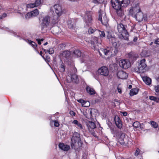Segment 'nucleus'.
<instances>
[{
	"label": "nucleus",
	"mask_w": 159,
	"mask_h": 159,
	"mask_svg": "<svg viewBox=\"0 0 159 159\" xmlns=\"http://www.w3.org/2000/svg\"><path fill=\"white\" fill-rule=\"evenodd\" d=\"M145 59L141 60L138 66V71L139 73H143L145 72V68L147 66V65L145 62Z\"/></svg>",
	"instance_id": "6e6552de"
},
{
	"label": "nucleus",
	"mask_w": 159,
	"mask_h": 159,
	"mask_svg": "<svg viewBox=\"0 0 159 159\" xmlns=\"http://www.w3.org/2000/svg\"><path fill=\"white\" fill-rule=\"evenodd\" d=\"M97 30L95 28L90 27L88 30V33L89 34H91L93 33L94 32H96Z\"/></svg>",
	"instance_id": "72a5a7b5"
},
{
	"label": "nucleus",
	"mask_w": 159,
	"mask_h": 159,
	"mask_svg": "<svg viewBox=\"0 0 159 159\" xmlns=\"http://www.w3.org/2000/svg\"><path fill=\"white\" fill-rule=\"evenodd\" d=\"M30 12L31 13L32 17L35 16H37L39 14V11L37 9H36L34 11H31Z\"/></svg>",
	"instance_id": "2f4dec72"
},
{
	"label": "nucleus",
	"mask_w": 159,
	"mask_h": 159,
	"mask_svg": "<svg viewBox=\"0 0 159 159\" xmlns=\"http://www.w3.org/2000/svg\"><path fill=\"white\" fill-rule=\"evenodd\" d=\"M117 29L124 39L127 40L128 39L129 34L124 25L121 23L118 24Z\"/></svg>",
	"instance_id": "7ed1b4c3"
},
{
	"label": "nucleus",
	"mask_w": 159,
	"mask_h": 159,
	"mask_svg": "<svg viewBox=\"0 0 159 159\" xmlns=\"http://www.w3.org/2000/svg\"><path fill=\"white\" fill-rule=\"evenodd\" d=\"M71 81L74 83H77L79 81V79L78 76L75 73L70 74Z\"/></svg>",
	"instance_id": "aec40b11"
},
{
	"label": "nucleus",
	"mask_w": 159,
	"mask_h": 159,
	"mask_svg": "<svg viewBox=\"0 0 159 159\" xmlns=\"http://www.w3.org/2000/svg\"><path fill=\"white\" fill-rule=\"evenodd\" d=\"M117 90H118V93H121V88L119 87H118L117 88Z\"/></svg>",
	"instance_id": "864d4df0"
},
{
	"label": "nucleus",
	"mask_w": 159,
	"mask_h": 159,
	"mask_svg": "<svg viewBox=\"0 0 159 159\" xmlns=\"http://www.w3.org/2000/svg\"><path fill=\"white\" fill-rule=\"evenodd\" d=\"M42 54H43V52H42V51H41V52H40V55H41L42 57H43V56H42Z\"/></svg>",
	"instance_id": "69168bd1"
},
{
	"label": "nucleus",
	"mask_w": 159,
	"mask_h": 159,
	"mask_svg": "<svg viewBox=\"0 0 159 159\" xmlns=\"http://www.w3.org/2000/svg\"><path fill=\"white\" fill-rule=\"evenodd\" d=\"M76 22V20L74 19H71L67 21L69 28L70 29H72L75 25Z\"/></svg>",
	"instance_id": "a211bd4d"
},
{
	"label": "nucleus",
	"mask_w": 159,
	"mask_h": 159,
	"mask_svg": "<svg viewBox=\"0 0 159 159\" xmlns=\"http://www.w3.org/2000/svg\"><path fill=\"white\" fill-rule=\"evenodd\" d=\"M28 43L34 48H35L37 46L35 42L31 40H28Z\"/></svg>",
	"instance_id": "f704fd0d"
},
{
	"label": "nucleus",
	"mask_w": 159,
	"mask_h": 159,
	"mask_svg": "<svg viewBox=\"0 0 159 159\" xmlns=\"http://www.w3.org/2000/svg\"><path fill=\"white\" fill-rule=\"evenodd\" d=\"M132 7L134 9V11L135 13L136 14L140 12V9L138 3L136 4L135 6Z\"/></svg>",
	"instance_id": "a878e982"
},
{
	"label": "nucleus",
	"mask_w": 159,
	"mask_h": 159,
	"mask_svg": "<svg viewBox=\"0 0 159 159\" xmlns=\"http://www.w3.org/2000/svg\"><path fill=\"white\" fill-rule=\"evenodd\" d=\"M48 43L47 42H46L44 44V45H47V44H48Z\"/></svg>",
	"instance_id": "338daca9"
},
{
	"label": "nucleus",
	"mask_w": 159,
	"mask_h": 159,
	"mask_svg": "<svg viewBox=\"0 0 159 159\" xmlns=\"http://www.w3.org/2000/svg\"><path fill=\"white\" fill-rule=\"evenodd\" d=\"M51 12H55L57 15V19L61 16L64 13L61 6L59 4H56L52 6L50 9Z\"/></svg>",
	"instance_id": "f03ea898"
},
{
	"label": "nucleus",
	"mask_w": 159,
	"mask_h": 159,
	"mask_svg": "<svg viewBox=\"0 0 159 159\" xmlns=\"http://www.w3.org/2000/svg\"><path fill=\"white\" fill-rule=\"evenodd\" d=\"M96 33L98 34L100 37L101 38L104 37L105 36V33L103 31H101L99 30H97Z\"/></svg>",
	"instance_id": "7c9ffc66"
},
{
	"label": "nucleus",
	"mask_w": 159,
	"mask_h": 159,
	"mask_svg": "<svg viewBox=\"0 0 159 159\" xmlns=\"http://www.w3.org/2000/svg\"><path fill=\"white\" fill-rule=\"evenodd\" d=\"M143 81L147 85H150L151 83V80L149 77L144 76L142 77Z\"/></svg>",
	"instance_id": "5701e85b"
},
{
	"label": "nucleus",
	"mask_w": 159,
	"mask_h": 159,
	"mask_svg": "<svg viewBox=\"0 0 159 159\" xmlns=\"http://www.w3.org/2000/svg\"><path fill=\"white\" fill-rule=\"evenodd\" d=\"M129 13L130 15H131L132 16H135V15H136V13L134 11V9L132 7H131L129 9Z\"/></svg>",
	"instance_id": "473e14b6"
},
{
	"label": "nucleus",
	"mask_w": 159,
	"mask_h": 159,
	"mask_svg": "<svg viewBox=\"0 0 159 159\" xmlns=\"http://www.w3.org/2000/svg\"><path fill=\"white\" fill-rule=\"evenodd\" d=\"M51 122H52L54 123V125L56 127H58L59 126V124L57 121L53 120Z\"/></svg>",
	"instance_id": "49530a36"
},
{
	"label": "nucleus",
	"mask_w": 159,
	"mask_h": 159,
	"mask_svg": "<svg viewBox=\"0 0 159 159\" xmlns=\"http://www.w3.org/2000/svg\"><path fill=\"white\" fill-rule=\"evenodd\" d=\"M119 65L122 68L127 69L130 66V63L128 60L122 59L120 61Z\"/></svg>",
	"instance_id": "9b49d317"
},
{
	"label": "nucleus",
	"mask_w": 159,
	"mask_h": 159,
	"mask_svg": "<svg viewBox=\"0 0 159 159\" xmlns=\"http://www.w3.org/2000/svg\"><path fill=\"white\" fill-rule=\"evenodd\" d=\"M92 14V12L89 11H87L85 13L84 21L87 25L89 26L91 25L93 20Z\"/></svg>",
	"instance_id": "0eeeda50"
},
{
	"label": "nucleus",
	"mask_w": 159,
	"mask_h": 159,
	"mask_svg": "<svg viewBox=\"0 0 159 159\" xmlns=\"http://www.w3.org/2000/svg\"><path fill=\"white\" fill-rule=\"evenodd\" d=\"M155 43L157 44H159V39L156 40L155 41Z\"/></svg>",
	"instance_id": "4d7b16f0"
},
{
	"label": "nucleus",
	"mask_w": 159,
	"mask_h": 159,
	"mask_svg": "<svg viewBox=\"0 0 159 159\" xmlns=\"http://www.w3.org/2000/svg\"><path fill=\"white\" fill-rule=\"evenodd\" d=\"M7 16V14L6 13H3L2 16H0V19H2Z\"/></svg>",
	"instance_id": "09e8293b"
},
{
	"label": "nucleus",
	"mask_w": 159,
	"mask_h": 159,
	"mask_svg": "<svg viewBox=\"0 0 159 159\" xmlns=\"http://www.w3.org/2000/svg\"><path fill=\"white\" fill-rule=\"evenodd\" d=\"M154 89L155 92L157 93L158 94H159V86L157 85L155 86L154 87Z\"/></svg>",
	"instance_id": "a18cd8bd"
},
{
	"label": "nucleus",
	"mask_w": 159,
	"mask_h": 159,
	"mask_svg": "<svg viewBox=\"0 0 159 159\" xmlns=\"http://www.w3.org/2000/svg\"><path fill=\"white\" fill-rule=\"evenodd\" d=\"M86 90L88 93L90 95H93L95 93V92L93 89L89 86L86 87Z\"/></svg>",
	"instance_id": "393cba45"
},
{
	"label": "nucleus",
	"mask_w": 159,
	"mask_h": 159,
	"mask_svg": "<svg viewBox=\"0 0 159 159\" xmlns=\"http://www.w3.org/2000/svg\"><path fill=\"white\" fill-rule=\"evenodd\" d=\"M58 146L60 149L65 151H67L70 149V147L69 145L65 144L63 143H60Z\"/></svg>",
	"instance_id": "dca6fc26"
},
{
	"label": "nucleus",
	"mask_w": 159,
	"mask_h": 159,
	"mask_svg": "<svg viewBox=\"0 0 159 159\" xmlns=\"http://www.w3.org/2000/svg\"><path fill=\"white\" fill-rule=\"evenodd\" d=\"M135 17L136 20L139 22H141L143 20H147L146 15L143 14L141 12L136 14Z\"/></svg>",
	"instance_id": "ddd939ff"
},
{
	"label": "nucleus",
	"mask_w": 159,
	"mask_h": 159,
	"mask_svg": "<svg viewBox=\"0 0 159 159\" xmlns=\"http://www.w3.org/2000/svg\"><path fill=\"white\" fill-rule=\"evenodd\" d=\"M45 52H48L50 54H53L54 53V50L53 48H50L49 49V50H47L46 49L44 50Z\"/></svg>",
	"instance_id": "4c0bfd02"
},
{
	"label": "nucleus",
	"mask_w": 159,
	"mask_h": 159,
	"mask_svg": "<svg viewBox=\"0 0 159 159\" xmlns=\"http://www.w3.org/2000/svg\"><path fill=\"white\" fill-rule=\"evenodd\" d=\"M133 126L135 128L143 129L144 127V125L143 124H140L138 121L134 122L133 124Z\"/></svg>",
	"instance_id": "6ab92c4d"
},
{
	"label": "nucleus",
	"mask_w": 159,
	"mask_h": 159,
	"mask_svg": "<svg viewBox=\"0 0 159 159\" xmlns=\"http://www.w3.org/2000/svg\"><path fill=\"white\" fill-rule=\"evenodd\" d=\"M41 3V0H36L34 3L36 7L39 6Z\"/></svg>",
	"instance_id": "79ce46f5"
},
{
	"label": "nucleus",
	"mask_w": 159,
	"mask_h": 159,
	"mask_svg": "<svg viewBox=\"0 0 159 159\" xmlns=\"http://www.w3.org/2000/svg\"><path fill=\"white\" fill-rule=\"evenodd\" d=\"M98 20L104 25L107 24L108 21L107 17L105 12L101 10L99 11Z\"/></svg>",
	"instance_id": "39448f33"
},
{
	"label": "nucleus",
	"mask_w": 159,
	"mask_h": 159,
	"mask_svg": "<svg viewBox=\"0 0 159 159\" xmlns=\"http://www.w3.org/2000/svg\"><path fill=\"white\" fill-rule=\"evenodd\" d=\"M114 120L116 126L118 128L120 129L122 126V121L118 116H116L115 117Z\"/></svg>",
	"instance_id": "2eb2a0df"
},
{
	"label": "nucleus",
	"mask_w": 159,
	"mask_h": 159,
	"mask_svg": "<svg viewBox=\"0 0 159 159\" xmlns=\"http://www.w3.org/2000/svg\"><path fill=\"white\" fill-rule=\"evenodd\" d=\"M76 143L82 144L80 134L77 132H75L73 134V136L71 138V147L73 148Z\"/></svg>",
	"instance_id": "20e7f679"
},
{
	"label": "nucleus",
	"mask_w": 159,
	"mask_h": 159,
	"mask_svg": "<svg viewBox=\"0 0 159 159\" xmlns=\"http://www.w3.org/2000/svg\"><path fill=\"white\" fill-rule=\"evenodd\" d=\"M75 56L77 57H80L81 55V53L80 50L76 49L74 52Z\"/></svg>",
	"instance_id": "c85d7f7f"
},
{
	"label": "nucleus",
	"mask_w": 159,
	"mask_h": 159,
	"mask_svg": "<svg viewBox=\"0 0 159 159\" xmlns=\"http://www.w3.org/2000/svg\"><path fill=\"white\" fill-rule=\"evenodd\" d=\"M32 17V16L31 15V13L30 12L28 13L25 15V18L26 19H28Z\"/></svg>",
	"instance_id": "c03bdc74"
},
{
	"label": "nucleus",
	"mask_w": 159,
	"mask_h": 159,
	"mask_svg": "<svg viewBox=\"0 0 159 159\" xmlns=\"http://www.w3.org/2000/svg\"><path fill=\"white\" fill-rule=\"evenodd\" d=\"M138 39V38L137 37H135L134 39H133V41H134V42H136L137 41Z\"/></svg>",
	"instance_id": "052dcab7"
},
{
	"label": "nucleus",
	"mask_w": 159,
	"mask_h": 159,
	"mask_svg": "<svg viewBox=\"0 0 159 159\" xmlns=\"http://www.w3.org/2000/svg\"><path fill=\"white\" fill-rule=\"evenodd\" d=\"M98 73L101 75L105 77L107 76L109 73L108 68L105 66H102L99 68L98 70Z\"/></svg>",
	"instance_id": "1a4fd4ad"
},
{
	"label": "nucleus",
	"mask_w": 159,
	"mask_h": 159,
	"mask_svg": "<svg viewBox=\"0 0 159 159\" xmlns=\"http://www.w3.org/2000/svg\"><path fill=\"white\" fill-rule=\"evenodd\" d=\"M59 28L58 27H54L53 28V31L54 32V34H58L61 32L59 31L58 30Z\"/></svg>",
	"instance_id": "58836bf2"
},
{
	"label": "nucleus",
	"mask_w": 159,
	"mask_h": 159,
	"mask_svg": "<svg viewBox=\"0 0 159 159\" xmlns=\"http://www.w3.org/2000/svg\"><path fill=\"white\" fill-rule=\"evenodd\" d=\"M113 39H111V43L114 48V49H116L117 50V48L119 46V44L117 43L115 37V39L113 40Z\"/></svg>",
	"instance_id": "4be33fe9"
},
{
	"label": "nucleus",
	"mask_w": 159,
	"mask_h": 159,
	"mask_svg": "<svg viewBox=\"0 0 159 159\" xmlns=\"http://www.w3.org/2000/svg\"><path fill=\"white\" fill-rule=\"evenodd\" d=\"M70 113L71 115L73 116H75V113L73 111H70Z\"/></svg>",
	"instance_id": "6e6d98bb"
},
{
	"label": "nucleus",
	"mask_w": 159,
	"mask_h": 159,
	"mask_svg": "<svg viewBox=\"0 0 159 159\" xmlns=\"http://www.w3.org/2000/svg\"><path fill=\"white\" fill-rule=\"evenodd\" d=\"M38 43L40 45L41 44V41L39 40V39L38 40Z\"/></svg>",
	"instance_id": "680f3d73"
},
{
	"label": "nucleus",
	"mask_w": 159,
	"mask_h": 159,
	"mask_svg": "<svg viewBox=\"0 0 159 159\" xmlns=\"http://www.w3.org/2000/svg\"><path fill=\"white\" fill-rule=\"evenodd\" d=\"M82 57L83 58V59L82 58L81 60L82 62H83L86 60V59L87 58V56H82Z\"/></svg>",
	"instance_id": "3c124183"
},
{
	"label": "nucleus",
	"mask_w": 159,
	"mask_h": 159,
	"mask_svg": "<svg viewBox=\"0 0 159 159\" xmlns=\"http://www.w3.org/2000/svg\"><path fill=\"white\" fill-rule=\"evenodd\" d=\"M151 125L152 126V127L154 128H156L158 127V124L155 121H151Z\"/></svg>",
	"instance_id": "e433bc0d"
},
{
	"label": "nucleus",
	"mask_w": 159,
	"mask_h": 159,
	"mask_svg": "<svg viewBox=\"0 0 159 159\" xmlns=\"http://www.w3.org/2000/svg\"><path fill=\"white\" fill-rule=\"evenodd\" d=\"M121 115H122L124 116H126L127 115V113L126 112H120Z\"/></svg>",
	"instance_id": "603ef678"
},
{
	"label": "nucleus",
	"mask_w": 159,
	"mask_h": 159,
	"mask_svg": "<svg viewBox=\"0 0 159 159\" xmlns=\"http://www.w3.org/2000/svg\"><path fill=\"white\" fill-rule=\"evenodd\" d=\"M111 3H114L121 7H126L130 3L129 0H111Z\"/></svg>",
	"instance_id": "423d86ee"
},
{
	"label": "nucleus",
	"mask_w": 159,
	"mask_h": 159,
	"mask_svg": "<svg viewBox=\"0 0 159 159\" xmlns=\"http://www.w3.org/2000/svg\"><path fill=\"white\" fill-rule=\"evenodd\" d=\"M88 111H89V112H90V114L91 115V113H92V111H91V109H89Z\"/></svg>",
	"instance_id": "0e129e2a"
},
{
	"label": "nucleus",
	"mask_w": 159,
	"mask_h": 159,
	"mask_svg": "<svg viewBox=\"0 0 159 159\" xmlns=\"http://www.w3.org/2000/svg\"><path fill=\"white\" fill-rule=\"evenodd\" d=\"M27 7L28 8H34V7H35L36 6L34 4V3H30L27 4Z\"/></svg>",
	"instance_id": "37998d69"
},
{
	"label": "nucleus",
	"mask_w": 159,
	"mask_h": 159,
	"mask_svg": "<svg viewBox=\"0 0 159 159\" xmlns=\"http://www.w3.org/2000/svg\"><path fill=\"white\" fill-rule=\"evenodd\" d=\"M149 99L151 100L154 101L157 103L159 102V98L152 96H149Z\"/></svg>",
	"instance_id": "c756f323"
},
{
	"label": "nucleus",
	"mask_w": 159,
	"mask_h": 159,
	"mask_svg": "<svg viewBox=\"0 0 159 159\" xmlns=\"http://www.w3.org/2000/svg\"><path fill=\"white\" fill-rule=\"evenodd\" d=\"M132 85H129V89H131L132 88Z\"/></svg>",
	"instance_id": "e2e57ef3"
},
{
	"label": "nucleus",
	"mask_w": 159,
	"mask_h": 159,
	"mask_svg": "<svg viewBox=\"0 0 159 159\" xmlns=\"http://www.w3.org/2000/svg\"><path fill=\"white\" fill-rule=\"evenodd\" d=\"M125 135L124 134H121L120 138L119 139V141H120L121 144H124L125 142Z\"/></svg>",
	"instance_id": "bb28decb"
},
{
	"label": "nucleus",
	"mask_w": 159,
	"mask_h": 159,
	"mask_svg": "<svg viewBox=\"0 0 159 159\" xmlns=\"http://www.w3.org/2000/svg\"><path fill=\"white\" fill-rule=\"evenodd\" d=\"M85 102H86H86H84V105H85V106L86 105V106H83V107H89L90 105V103H89V102L85 101Z\"/></svg>",
	"instance_id": "8fccbe9b"
},
{
	"label": "nucleus",
	"mask_w": 159,
	"mask_h": 159,
	"mask_svg": "<svg viewBox=\"0 0 159 159\" xmlns=\"http://www.w3.org/2000/svg\"><path fill=\"white\" fill-rule=\"evenodd\" d=\"M72 71L74 73H76V71H77L76 68L75 67H73V69H72Z\"/></svg>",
	"instance_id": "5fc2aeb1"
},
{
	"label": "nucleus",
	"mask_w": 159,
	"mask_h": 159,
	"mask_svg": "<svg viewBox=\"0 0 159 159\" xmlns=\"http://www.w3.org/2000/svg\"><path fill=\"white\" fill-rule=\"evenodd\" d=\"M107 37L108 39H109L110 41H111V39H113V40L115 39V35L113 34L109 31H107Z\"/></svg>",
	"instance_id": "b1692460"
},
{
	"label": "nucleus",
	"mask_w": 159,
	"mask_h": 159,
	"mask_svg": "<svg viewBox=\"0 0 159 159\" xmlns=\"http://www.w3.org/2000/svg\"><path fill=\"white\" fill-rule=\"evenodd\" d=\"M50 21V17L48 16H44L41 24V26L42 28H47L49 25Z\"/></svg>",
	"instance_id": "9d476101"
},
{
	"label": "nucleus",
	"mask_w": 159,
	"mask_h": 159,
	"mask_svg": "<svg viewBox=\"0 0 159 159\" xmlns=\"http://www.w3.org/2000/svg\"><path fill=\"white\" fill-rule=\"evenodd\" d=\"M39 40L41 42V41H43V39H41Z\"/></svg>",
	"instance_id": "774afa93"
},
{
	"label": "nucleus",
	"mask_w": 159,
	"mask_h": 159,
	"mask_svg": "<svg viewBox=\"0 0 159 159\" xmlns=\"http://www.w3.org/2000/svg\"><path fill=\"white\" fill-rule=\"evenodd\" d=\"M98 39V38L96 37H94L92 39L91 47L94 50L97 51L101 56H102V53H103L104 56H106L104 57L109 58L117 53V50L114 49L112 48L109 47L106 49L101 48L99 49Z\"/></svg>",
	"instance_id": "f257e3e1"
},
{
	"label": "nucleus",
	"mask_w": 159,
	"mask_h": 159,
	"mask_svg": "<svg viewBox=\"0 0 159 159\" xmlns=\"http://www.w3.org/2000/svg\"><path fill=\"white\" fill-rule=\"evenodd\" d=\"M140 152V150L139 148H137L134 153L135 156H137Z\"/></svg>",
	"instance_id": "de8ad7c7"
},
{
	"label": "nucleus",
	"mask_w": 159,
	"mask_h": 159,
	"mask_svg": "<svg viewBox=\"0 0 159 159\" xmlns=\"http://www.w3.org/2000/svg\"><path fill=\"white\" fill-rule=\"evenodd\" d=\"M100 0H93V2L94 3H97L99 2Z\"/></svg>",
	"instance_id": "13d9d810"
},
{
	"label": "nucleus",
	"mask_w": 159,
	"mask_h": 159,
	"mask_svg": "<svg viewBox=\"0 0 159 159\" xmlns=\"http://www.w3.org/2000/svg\"><path fill=\"white\" fill-rule=\"evenodd\" d=\"M62 54L63 56L66 57L70 55V52L68 51H65L63 52Z\"/></svg>",
	"instance_id": "c9c22d12"
},
{
	"label": "nucleus",
	"mask_w": 159,
	"mask_h": 159,
	"mask_svg": "<svg viewBox=\"0 0 159 159\" xmlns=\"http://www.w3.org/2000/svg\"><path fill=\"white\" fill-rule=\"evenodd\" d=\"M90 132H91L93 136L96 137L95 133L94 131H92V130H91V131Z\"/></svg>",
	"instance_id": "bf43d9fd"
},
{
	"label": "nucleus",
	"mask_w": 159,
	"mask_h": 159,
	"mask_svg": "<svg viewBox=\"0 0 159 159\" xmlns=\"http://www.w3.org/2000/svg\"><path fill=\"white\" fill-rule=\"evenodd\" d=\"M139 92V89H132L130 92V96H133L137 94Z\"/></svg>",
	"instance_id": "cd10ccee"
},
{
	"label": "nucleus",
	"mask_w": 159,
	"mask_h": 159,
	"mask_svg": "<svg viewBox=\"0 0 159 159\" xmlns=\"http://www.w3.org/2000/svg\"><path fill=\"white\" fill-rule=\"evenodd\" d=\"M113 7L116 10L117 15L120 16H122L124 14V11L121 7L115 4L114 5V3H111Z\"/></svg>",
	"instance_id": "f8f14e48"
},
{
	"label": "nucleus",
	"mask_w": 159,
	"mask_h": 159,
	"mask_svg": "<svg viewBox=\"0 0 159 159\" xmlns=\"http://www.w3.org/2000/svg\"><path fill=\"white\" fill-rule=\"evenodd\" d=\"M117 76L118 78L121 79H126L128 77L127 74L122 70L118 71L117 74Z\"/></svg>",
	"instance_id": "4468645a"
},
{
	"label": "nucleus",
	"mask_w": 159,
	"mask_h": 159,
	"mask_svg": "<svg viewBox=\"0 0 159 159\" xmlns=\"http://www.w3.org/2000/svg\"><path fill=\"white\" fill-rule=\"evenodd\" d=\"M87 125L89 131H91V130L96 128V125L95 123L92 121H88L87 122Z\"/></svg>",
	"instance_id": "f3484780"
},
{
	"label": "nucleus",
	"mask_w": 159,
	"mask_h": 159,
	"mask_svg": "<svg viewBox=\"0 0 159 159\" xmlns=\"http://www.w3.org/2000/svg\"><path fill=\"white\" fill-rule=\"evenodd\" d=\"M77 102L80 103L81 104L82 106H86L84 105V102H85V101L83 99H79L77 100Z\"/></svg>",
	"instance_id": "a19ab883"
},
{
	"label": "nucleus",
	"mask_w": 159,
	"mask_h": 159,
	"mask_svg": "<svg viewBox=\"0 0 159 159\" xmlns=\"http://www.w3.org/2000/svg\"><path fill=\"white\" fill-rule=\"evenodd\" d=\"M72 123H73L74 124H75V125H76V127L78 129H83L82 125L77 120H74L73 121Z\"/></svg>",
	"instance_id": "412c9836"
},
{
	"label": "nucleus",
	"mask_w": 159,
	"mask_h": 159,
	"mask_svg": "<svg viewBox=\"0 0 159 159\" xmlns=\"http://www.w3.org/2000/svg\"><path fill=\"white\" fill-rule=\"evenodd\" d=\"M60 71L61 72H64L65 71V68L64 64L62 63L59 67Z\"/></svg>",
	"instance_id": "ea45409f"
}]
</instances>
